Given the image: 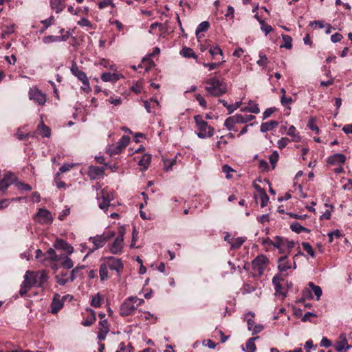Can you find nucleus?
<instances>
[{"mask_svg": "<svg viewBox=\"0 0 352 352\" xmlns=\"http://www.w3.org/2000/svg\"><path fill=\"white\" fill-rule=\"evenodd\" d=\"M206 84L205 89L210 96L219 97L227 92V85L216 76L206 80Z\"/></svg>", "mask_w": 352, "mask_h": 352, "instance_id": "f257e3e1", "label": "nucleus"}, {"mask_svg": "<svg viewBox=\"0 0 352 352\" xmlns=\"http://www.w3.org/2000/svg\"><path fill=\"white\" fill-rule=\"evenodd\" d=\"M115 235L116 233L114 231H109L100 235L89 237V241L93 243L94 246L91 248H89L85 257L94 252L95 250L102 248L106 244L107 241L115 236Z\"/></svg>", "mask_w": 352, "mask_h": 352, "instance_id": "f03ea898", "label": "nucleus"}, {"mask_svg": "<svg viewBox=\"0 0 352 352\" xmlns=\"http://www.w3.org/2000/svg\"><path fill=\"white\" fill-rule=\"evenodd\" d=\"M194 120L198 130L197 135L199 138H206L213 135L214 129L209 126L207 122L203 120L201 116H195Z\"/></svg>", "mask_w": 352, "mask_h": 352, "instance_id": "7ed1b4c3", "label": "nucleus"}, {"mask_svg": "<svg viewBox=\"0 0 352 352\" xmlns=\"http://www.w3.org/2000/svg\"><path fill=\"white\" fill-rule=\"evenodd\" d=\"M125 234V229L120 228L118 236L115 238L113 243L108 245L109 252L116 255H120L123 252L124 248V236Z\"/></svg>", "mask_w": 352, "mask_h": 352, "instance_id": "20e7f679", "label": "nucleus"}, {"mask_svg": "<svg viewBox=\"0 0 352 352\" xmlns=\"http://www.w3.org/2000/svg\"><path fill=\"white\" fill-rule=\"evenodd\" d=\"M105 265L112 271H116L117 274L120 276L124 269V265L121 258L114 256H107L102 258Z\"/></svg>", "mask_w": 352, "mask_h": 352, "instance_id": "39448f33", "label": "nucleus"}, {"mask_svg": "<svg viewBox=\"0 0 352 352\" xmlns=\"http://www.w3.org/2000/svg\"><path fill=\"white\" fill-rule=\"evenodd\" d=\"M269 263V259L265 255L257 256L252 261V267L254 272L258 274L262 275L264 270Z\"/></svg>", "mask_w": 352, "mask_h": 352, "instance_id": "423d86ee", "label": "nucleus"}, {"mask_svg": "<svg viewBox=\"0 0 352 352\" xmlns=\"http://www.w3.org/2000/svg\"><path fill=\"white\" fill-rule=\"evenodd\" d=\"M129 142L130 138L127 135H124L121 138V139L116 144L109 146L107 151L110 154V155L119 154L126 148V146L129 144Z\"/></svg>", "mask_w": 352, "mask_h": 352, "instance_id": "0eeeda50", "label": "nucleus"}, {"mask_svg": "<svg viewBox=\"0 0 352 352\" xmlns=\"http://www.w3.org/2000/svg\"><path fill=\"white\" fill-rule=\"evenodd\" d=\"M133 296L127 298L120 306V314L122 316H128L131 315L137 309V305L133 300Z\"/></svg>", "mask_w": 352, "mask_h": 352, "instance_id": "6e6552de", "label": "nucleus"}, {"mask_svg": "<svg viewBox=\"0 0 352 352\" xmlns=\"http://www.w3.org/2000/svg\"><path fill=\"white\" fill-rule=\"evenodd\" d=\"M29 98L38 105H43L46 102V95L37 87H30L28 92Z\"/></svg>", "mask_w": 352, "mask_h": 352, "instance_id": "1a4fd4ad", "label": "nucleus"}, {"mask_svg": "<svg viewBox=\"0 0 352 352\" xmlns=\"http://www.w3.org/2000/svg\"><path fill=\"white\" fill-rule=\"evenodd\" d=\"M36 220L41 224H50L53 221V217L50 211L41 208L36 215Z\"/></svg>", "mask_w": 352, "mask_h": 352, "instance_id": "9d476101", "label": "nucleus"}, {"mask_svg": "<svg viewBox=\"0 0 352 352\" xmlns=\"http://www.w3.org/2000/svg\"><path fill=\"white\" fill-rule=\"evenodd\" d=\"M70 71L72 74L82 83L83 85L88 87L89 79L86 74L81 71L76 63H74L72 65Z\"/></svg>", "mask_w": 352, "mask_h": 352, "instance_id": "9b49d317", "label": "nucleus"}, {"mask_svg": "<svg viewBox=\"0 0 352 352\" xmlns=\"http://www.w3.org/2000/svg\"><path fill=\"white\" fill-rule=\"evenodd\" d=\"M38 276L37 274H34L33 272L27 271L24 276V283L25 286H28V287H33L35 286L38 287Z\"/></svg>", "mask_w": 352, "mask_h": 352, "instance_id": "f8f14e48", "label": "nucleus"}, {"mask_svg": "<svg viewBox=\"0 0 352 352\" xmlns=\"http://www.w3.org/2000/svg\"><path fill=\"white\" fill-rule=\"evenodd\" d=\"M71 36V33L69 31L65 32V34H62L61 36H44L43 38V41L45 43H55V42H61V41H66L69 36Z\"/></svg>", "mask_w": 352, "mask_h": 352, "instance_id": "ddd939ff", "label": "nucleus"}, {"mask_svg": "<svg viewBox=\"0 0 352 352\" xmlns=\"http://www.w3.org/2000/svg\"><path fill=\"white\" fill-rule=\"evenodd\" d=\"M98 325V339L100 341L104 340L110 331L109 323L107 320H102L99 321Z\"/></svg>", "mask_w": 352, "mask_h": 352, "instance_id": "4468645a", "label": "nucleus"}, {"mask_svg": "<svg viewBox=\"0 0 352 352\" xmlns=\"http://www.w3.org/2000/svg\"><path fill=\"white\" fill-rule=\"evenodd\" d=\"M346 161V157L342 153H336L327 158V163L331 165H342Z\"/></svg>", "mask_w": 352, "mask_h": 352, "instance_id": "2eb2a0df", "label": "nucleus"}, {"mask_svg": "<svg viewBox=\"0 0 352 352\" xmlns=\"http://www.w3.org/2000/svg\"><path fill=\"white\" fill-rule=\"evenodd\" d=\"M104 168L99 166H91L88 169V176L91 179H96L104 175Z\"/></svg>", "mask_w": 352, "mask_h": 352, "instance_id": "dca6fc26", "label": "nucleus"}, {"mask_svg": "<svg viewBox=\"0 0 352 352\" xmlns=\"http://www.w3.org/2000/svg\"><path fill=\"white\" fill-rule=\"evenodd\" d=\"M14 176L10 173L4 175L3 178L0 181V190L5 191L13 183Z\"/></svg>", "mask_w": 352, "mask_h": 352, "instance_id": "f3484780", "label": "nucleus"}, {"mask_svg": "<svg viewBox=\"0 0 352 352\" xmlns=\"http://www.w3.org/2000/svg\"><path fill=\"white\" fill-rule=\"evenodd\" d=\"M294 268V269H296V262L294 261L293 262V266L292 265L291 263H289L287 259V257L286 256H282L280 257L279 259H278V268L280 272H285L287 271V270H289L291 268Z\"/></svg>", "mask_w": 352, "mask_h": 352, "instance_id": "a211bd4d", "label": "nucleus"}, {"mask_svg": "<svg viewBox=\"0 0 352 352\" xmlns=\"http://www.w3.org/2000/svg\"><path fill=\"white\" fill-rule=\"evenodd\" d=\"M283 280V277L280 274H276L272 279V283L274 286V289L276 294L282 295L283 297H285L286 294L283 292V287L280 282Z\"/></svg>", "mask_w": 352, "mask_h": 352, "instance_id": "6ab92c4d", "label": "nucleus"}, {"mask_svg": "<svg viewBox=\"0 0 352 352\" xmlns=\"http://www.w3.org/2000/svg\"><path fill=\"white\" fill-rule=\"evenodd\" d=\"M54 247L67 252L69 254L74 252V248L63 239H57L54 243Z\"/></svg>", "mask_w": 352, "mask_h": 352, "instance_id": "aec40b11", "label": "nucleus"}, {"mask_svg": "<svg viewBox=\"0 0 352 352\" xmlns=\"http://www.w3.org/2000/svg\"><path fill=\"white\" fill-rule=\"evenodd\" d=\"M63 300L60 298L59 295H55L52 302L51 303L52 313H57L63 307Z\"/></svg>", "mask_w": 352, "mask_h": 352, "instance_id": "412c9836", "label": "nucleus"}, {"mask_svg": "<svg viewBox=\"0 0 352 352\" xmlns=\"http://www.w3.org/2000/svg\"><path fill=\"white\" fill-rule=\"evenodd\" d=\"M278 125V122L275 120H270L269 122H263L261 125V131L262 133L270 131L277 127Z\"/></svg>", "mask_w": 352, "mask_h": 352, "instance_id": "4be33fe9", "label": "nucleus"}, {"mask_svg": "<svg viewBox=\"0 0 352 352\" xmlns=\"http://www.w3.org/2000/svg\"><path fill=\"white\" fill-rule=\"evenodd\" d=\"M50 6L56 13L62 12L65 8L63 0H50Z\"/></svg>", "mask_w": 352, "mask_h": 352, "instance_id": "5701e85b", "label": "nucleus"}, {"mask_svg": "<svg viewBox=\"0 0 352 352\" xmlns=\"http://www.w3.org/2000/svg\"><path fill=\"white\" fill-rule=\"evenodd\" d=\"M99 197L102 198V199L111 201L113 200V191L105 188L102 189L100 195H99Z\"/></svg>", "mask_w": 352, "mask_h": 352, "instance_id": "b1692460", "label": "nucleus"}, {"mask_svg": "<svg viewBox=\"0 0 352 352\" xmlns=\"http://www.w3.org/2000/svg\"><path fill=\"white\" fill-rule=\"evenodd\" d=\"M151 155L144 154V155H142V158L139 160L138 164L142 167V169L143 170H145L148 168L150 163H151Z\"/></svg>", "mask_w": 352, "mask_h": 352, "instance_id": "393cba45", "label": "nucleus"}, {"mask_svg": "<svg viewBox=\"0 0 352 352\" xmlns=\"http://www.w3.org/2000/svg\"><path fill=\"white\" fill-rule=\"evenodd\" d=\"M108 269L109 267L105 265V263L103 261L102 263L100 265L99 268V275L101 281L107 280L109 278Z\"/></svg>", "mask_w": 352, "mask_h": 352, "instance_id": "a878e982", "label": "nucleus"}, {"mask_svg": "<svg viewBox=\"0 0 352 352\" xmlns=\"http://www.w3.org/2000/svg\"><path fill=\"white\" fill-rule=\"evenodd\" d=\"M236 124H239L236 122V114L227 118L224 122V126L227 128L228 130L232 131L234 130V126Z\"/></svg>", "mask_w": 352, "mask_h": 352, "instance_id": "bb28decb", "label": "nucleus"}, {"mask_svg": "<svg viewBox=\"0 0 352 352\" xmlns=\"http://www.w3.org/2000/svg\"><path fill=\"white\" fill-rule=\"evenodd\" d=\"M97 199L98 201V207L105 212L107 211L109 208L114 207V205L111 204L110 201L102 199V198L99 197V195L97 196Z\"/></svg>", "mask_w": 352, "mask_h": 352, "instance_id": "cd10ccee", "label": "nucleus"}, {"mask_svg": "<svg viewBox=\"0 0 352 352\" xmlns=\"http://www.w3.org/2000/svg\"><path fill=\"white\" fill-rule=\"evenodd\" d=\"M308 286L311 289V291L315 294L316 300H319L322 294L321 287L320 286L314 285V283L312 282H309L308 283Z\"/></svg>", "mask_w": 352, "mask_h": 352, "instance_id": "c85d7f7f", "label": "nucleus"}, {"mask_svg": "<svg viewBox=\"0 0 352 352\" xmlns=\"http://www.w3.org/2000/svg\"><path fill=\"white\" fill-rule=\"evenodd\" d=\"M236 122H238L239 124L247 123L248 122L253 120L255 118V116L252 115H241L236 113Z\"/></svg>", "mask_w": 352, "mask_h": 352, "instance_id": "c756f323", "label": "nucleus"}, {"mask_svg": "<svg viewBox=\"0 0 352 352\" xmlns=\"http://www.w3.org/2000/svg\"><path fill=\"white\" fill-rule=\"evenodd\" d=\"M56 282L60 285H65L69 280V277H67V273H60L55 276Z\"/></svg>", "mask_w": 352, "mask_h": 352, "instance_id": "7c9ffc66", "label": "nucleus"}, {"mask_svg": "<svg viewBox=\"0 0 352 352\" xmlns=\"http://www.w3.org/2000/svg\"><path fill=\"white\" fill-rule=\"evenodd\" d=\"M287 134L292 137L294 142H298L300 141V136L296 133L295 126H290L287 131Z\"/></svg>", "mask_w": 352, "mask_h": 352, "instance_id": "2f4dec72", "label": "nucleus"}, {"mask_svg": "<svg viewBox=\"0 0 352 352\" xmlns=\"http://www.w3.org/2000/svg\"><path fill=\"white\" fill-rule=\"evenodd\" d=\"M272 245L280 250L281 252L285 248V240L279 236H276L272 242Z\"/></svg>", "mask_w": 352, "mask_h": 352, "instance_id": "473e14b6", "label": "nucleus"}, {"mask_svg": "<svg viewBox=\"0 0 352 352\" xmlns=\"http://www.w3.org/2000/svg\"><path fill=\"white\" fill-rule=\"evenodd\" d=\"M38 131L44 138H49L50 136V128L43 122L38 126Z\"/></svg>", "mask_w": 352, "mask_h": 352, "instance_id": "72a5a7b5", "label": "nucleus"}, {"mask_svg": "<svg viewBox=\"0 0 352 352\" xmlns=\"http://www.w3.org/2000/svg\"><path fill=\"white\" fill-rule=\"evenodd\" d=\"M290 228L293 232L300 233L302 232H309V230L301 226L299 223L295 222L291 224Z\"/></svg>", "mask_w": 352, "mask_h": 352, "instance_id": "f704fd0d", "label": "nucleus"}, {"mask_svg": "<svg viewBox=\"0 0 352 352\" xmlns=\"http://www.w3.org/2000/svg\"><path fill=\"white\" fill-rule=\"evenodd\" d=\"M180 54L185 58H197V56L195 54L194 51L192 50V49H191L190 47H183L180 52Z\"/></svg>", "mask_w": 352, "mask_h": 352, "instance_id": "c9c22d12", "label": "nucleus"}, {"mask_svg": "<svg viewBox=\"0 0 352 352\" xmlns=\"http://www.w3.org/2000/svg\"><path fill=\"white\" fill-rule=\"evenodd\" d=\"M254 198L256 199H257L258 198L260 199L261 200V206L262 208L263 207H265L268 202H269V197L267 196V195L266 194L265 191V192H262V193L259 194V195H254Z\"/></svg>", "mask_w": 352, "mask_h": 352, "instance_id": "e433bc0d", "label": "nucleus"}, {"mask_svg": "<svg viewBox=\"0 0 352 352\" xmlns=\"http://www.w3.org/2000/svg\"><path fill=\"white\" fill-rule=\"evenodd\" d=\"M101 79L104 82H115L118 80V78L115 74L105 72L101 75Z\"/></svg>", "mask_w": 352, "mask_h": 352, "instance_id": "4c0bfd02", "label": "nucleus"}, {"mask_svg": "<svg viewBox=\"0 0 352 352\" xmlns=\"http://www.w3.org/2000/svg\"><path fill=\"white\" fill-rule=\"evenodd\" d=\"M258 336L253 337L247 341L245 346L247 349V352H254L256 351V345L254 344V341L258 339Z\"/></svg>", "mask_w": 352, "mask_h": 352, "instance_id": "58836bf2", "label": "nucleus"}, {"mask_svg": "<svg viewBox=\"0 0 352 352\" xmlns=\"http://www.w3.org/2000/svg\"><path fill=\"white\" fill-rule=\"evenodd\" d=\"M102 298L99 293L92 296L91 300V305L94 307L98 308L101 306Z\"/></svg>", "mask_w": 352, "mask_h": 352, "instance_id": "ea45409f", "label": "nucleus"}, {"mask_svg": "<svg viewBox=\"0 0 352 352\" xmlns=\"http://www.w3.org/2000/svg\"><path fill=\"white\" fill-rule=\"evenodd\" d=\"M163 29L164 28L162 23H154L151 25L148 32L151 34H156L157 33V30H158L159 32H162Z\"/></svg>", "mask_w": 352, "mask_h": 352, "instance_id": "a19ab883", "label": "nucleus"}, {"mask_svg": "<svg viewBox=\"0 0 352 352\" xmlns=\"http://www.w3.org/2000/svg\"><path fill=\"white\" fill-rule=\"evenodd\" d=\"M282 38L284 41V44L281 45L280 47H285L287 50H290L292 47V37L289 35L283 34Z\"/></svg>", "mask_w": 352, "mask_h": 352, "instance_id": "79ce46f5", "label": "nucleus"}, {"mask_svg": "<svg viewBox=\"0 0 352 352\" xmlns=\"http://www.w3.org/2000/svg\"><path fill=\"white\" fill-rule=\"evenodd\" d=\"M210 24L208 21H203L201 22L197 28L196 29V36L198 37L199 34L200 32H204L208 30L209 28Z\"/></svg>", "mask_w": 352, "mask_h": 352, "instance_id": "37998d69", "label": "nucleus"}, {"mask_svg": "<svg viewBox=\"0 0 352 352\" xmlns=\"http://www.w3.org/2000/svg\"><path fill=\"white\" fill-rule=\"evenodd\" d=\"M76 166V164H64L60 168L58 173L56 175L55 179L59 176L60 174L66 173L69 171L71 168H74Z\"/></svg>", "mask_w": 352, "mask_h": 352, "instance_id": "c03bdc74", "label": "nucleus"}, {"mask_svg": "<svg viewBox=\"0 0 352 352\" xmlns=\"http://www.w3.org/2000/svg\"><path fill=\"white\" fill-rule=\"evenodd\" d=\"M244 241L245 240L242 237H238L235 239H232L229 243H230L232 249H237L243 245Z\"/></svg>", "mask_w": 352, "mask_h": 352, "instance_id": "a18cd8bd", "label": "nucleus"}, {"mask_svg": "<svg viewBox=\"0 0 352 352\" xmlns=\"http://www.w3.org/2000/svg\"><path fill=\"white\" fill-rule=\"evenodd\" d=\"M351 346L347 344L346 340L344 338V340L340 342L336 346V350L338 352H346L347 349H349Z\"/></svg>", "mask_w": 352, "mask_h": 352, "instance_id": "49530a36", "label": "nucleus"}, {"mask_svg": "<svg viewBox=\"0 0 352 352\" xmlns=\"http://www.w3.org/2000/svg\"><path fill=\"white\" fill-rule=\"evenodd\" d=\"M258 56L259 59L256 61L257 65L261 67H265L268 63V58L263 52H260Z\"/></svg>", "mask_w": 352, "mask_h": 352, "instance_id": "de8ad7c7", "label": "nucleus"}, {"mask_svg": "<svg viewBox=\"0 0 352 352\" xmlns=\"http://www.w3.org/2000/svg\"><path fill=\"white\" fill-rule=\"evenodd\" d=\"M87 311H90V313L92 316V318L90 319H87L82 322V324L85 327L91 326L96 320V318L95 316V311L94 310H92L91 309H87Z\"/></svg>", "mask_w": 352, "mask_h": 352, "instance_id": "09e8293b", "label": "nucleus"}, {"mask_svg": "<svg viewBox=\"0 0 352 352\" xmlns=\"http://www.w3.org/2000/svg\"><path fill=\"white\" fill-rule=\"evenodd\" d=\"M45 255L47 257V258L50 259L51 261H56L60 259L58 255L56 254L55 250L52 248H50L45 254Z\"/></svg>", "mask_w": 352, "mask_h": 352, "instance_id": "8fccbe9b", "label": "nucleus"}, {"mask_svg": "<svg viewBox=\"0 0 352 352\" xmlns=\"http://www.w3.org/2000/svg\"><path fill=\"white\" fill-rule=\"evenodd\" d=\"M302 246L309 256H311L312 258L315 256V252L311 245L309 243L303 242L302 243Z\"/></svg>", "mask_w": 352, "mask_h": 352, "instance_id": "3c124183", "label": "nucleus"}, {"mask_svg": "<svg viewBox=\"0 0 352 352\" xmlns=\"http://www.w3.org/2000/svg\"><path fill=\"white\" fill-rule=\"evenodd\" d=\"M209 53L213 57L217 54H220L222 57L223 56V52L218 45L211 47L209 50Z\"/></svg>", "mask_w": 352, "mask_h": 352, "instance_id": "603ef678", "label": "nucleus"}, {"mask_svg": "<svg viewBox=\"0 0 352 352\" xmlns=\"http://www.w3.org/2000/svg\"><path fill=\"white\" fill-rule=\"evenodd\" d=\"M37 275L38 276V287H42L43 284L45 283L47 280V276L45 273V272H41L40 273H38Z\"/></svg>", "mask_w": 352, "mask_h": 352, "instance_id": "864d4df0", "label": "nucleus"}, {"mask_svg": "<svg viewBox=\"0 0 352 352\" xmlns=\"http://www.w3.org/2000/svg\"><path fill=\"white\" fill-rule=\"evenodd\" d=\"M307 126L313 131H315L316 133H319L320 129L315 124V118H311L307 123Z\"/></svg>", "mask_w": 352, "mask_h": 352, "instance_id": "5fc2aeb1", "label": "nucleus"}, {"mask_svg": "<svg viewBox=\"0 0 352 352\" xmlns=\"http://www.w3.org/2000/svg\"><path fill=\"white\" fill-rule=\"evenodd\" d=\"M84 266L82 265L81 267H76L74 269L72 270V271L70 272L69 276L70 282H73L76 279V278L77 277L80 272V270Z\"/></svg>", "mask_w": 352, "mask_h": 352, "instance_id": "6e6d98bb", "label": "nucleus"}, {"mask_svg": "<svg viewBox=\"0 0 352 352\" xmlns=\"http://www.w3.org/2000/svg\"><path fill=\"white\" fill-rule=\"evenodd\" d=\"M279 155L277 151H274L269 157L270 162L272 165L273 168L275 167L278 160Z\"/></svg>", "mask_w": 352, "mask_h": 352, "instance_id": "4d7b16f0", "label": "nucleus"}, {"mask_svg": "<svg viewBox=\"0 0 352 352\" xmlns=\"http://www.w3.org/2000/svg\"><path fill=\"white\" fill-rule=\"evenodd\" d=\"M225 62H226V60L223 59L222 61L220 63H204L203 64V65L205 67H208L210 71H212V70L220 67L222 65V63H225Z\"/></svg>", "mask_w": 352, "mask_h": 352, "instance_id": "13d9d810", "label": "nucleus"}, {"mask_svg": "<svg viewBox=\"0 0 352 352\" xmlns=\"http://www.w3.org/2000/svg\"><path fill=\"white\" fill-rule=\"evenodd\" d=\"M254 314L250 312L248 313V314H246L245 316V318L247 319V323H248V330L251 331L252 329L254 327V321L252 320V318H254Z\"/></svg>", "mask_w": 352, "mask_h": 352, "instance_id": "bf43d9fd", "label": "nucleus"}, {"mask_svg": "<svg viewBox=\"0 0 352 352\" xmlns=\"http://www.w3.org/2000/svg\"><path fill=\"white\" fill-rule=\"evenodd\" d=\"M61 265L65 269L69 270V269H72L74 267V263L69 257L66 256L65 259L61 263Z\"/></svg>", "mask_w": 352, "mask_h": 352, "instance_id": "052dcab7", "label": "nucleus"}, {"mask_svg": "<svg viewBox=\"0 0 352 352\" xmlns=\"http://www.w3.org/2000/svg\"><path fill=\"white\" fill-rule=\"evenodd\" d=\"M241 111H248V112H250V113H258L260 112V109L258 107V104H254V107H246L245 108H242L241 109Z\"/></svg>", "mask_w": 352, "mask_h": 352, "instance_id": "680f3d73", "label": "nucleus"}, {"mask_svg": "<svg viewBox=\"0 0 352 352\" xmlns=\"http://www.w3.org/2000/svg\"><path fill=\"white\" fill-rule=\"evenodd\" d=\"M289 142H290L289 139L287 138H282L278 140L277 145L280 149H283L288 144Z\"/></svg>", "mask_w": 352, "mask_h": 352, "instance_id": "e2e57ef3", "label": "nucleus"}, {"mask_svg": "<svg viewBox=\"0 0 352 352\" xmlns=\"http://www.w3.org/2000/svg\"><path fill=\"white\" fill-rule=\"evenodd\" d=\"M260 24H261V29L263 32H265V35H267L270 32H271L272 31V28L270 25H267L265 23V21H260Z\"/></svg>", "mask_w": 352, "mask_h": 352, "instance_id": "0e129e2a", "label": "nucleus"}, {"mask_svg": "<svg viewBox=\"0 0 352 352\" xmlns=\"http://www.w3.org/2000/svg\"><path fill=\"white\" fill-rule=\"evenodd\" d=\"M175 160H167L164 162V168L166 171L172 170L173 166L175 164Z\"/></svg>", "mask_w": 352, "mask_h": 352, "instance_id": "69168bd1", "label": "nucleus"}, {"mask_svg": "<svg viewBox=\"0 0 352 352\" xmlns=\"http://www.w3.org/2000/svg\"><path fill=\"white\" fill-rule=\"evenodd\" d=\"M114 7V4L112 0H104L98 3V8L100 9H104L108 6Z\"/></svg>", "mask_w": 352, "mask_h": 352, "instance_id": "338daca9", "label": "nucleus"}, {"mask_svg": "<svg viewBox=\"0 0 352 352\" xmlns=\"http://www.w3.org/2000/svg\"><path fill=\"white\" fill-rule=\"evenodd\" d=\"M77 24L81 27H88L90 28H93L91 23L87 19L82 18L81 20L77 22Z\"/></svg>", "mask_w": 352, "mask_h": 352, "instance_id": "774afa93", "label": "nucleus"}]
</instances>
